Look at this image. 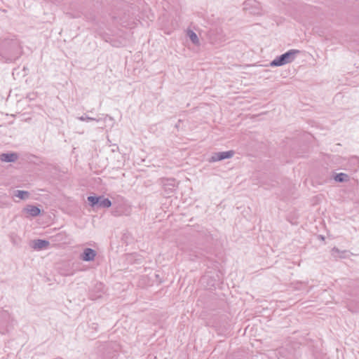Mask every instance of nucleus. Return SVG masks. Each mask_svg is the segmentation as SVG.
Instances as JSON below:
<instances>
[{
  "instance_id": "5",
  "label": "nucleus",
  "mask_w": 359,
  "mask_h": 359,
  "mask_svg": "<svg viewBox=\"0 0 359 359\" xmlns=\"http://www.w3.org/2000/svg\"><path fill=\"white\" fill-rule=\"evenodd\" d=\"M105 292L104 285L102 283H97L90 292V298L92 299H97L102 297Z\"/></svg>"
},
{
  "instance_id": "1",
  "label": "nucleus",
  "mask_w": 359,
  "mask_h": 359,
  "mask_svg": "<svg viewBox=\"0 0 359 359\" xmlns=\"http://www.w3.org/2000/svg\"><path fill=\"white\" fill-rule=\"evenodd\" d=\"M2 46L0 56L5 62H13L20 57L22 48L17 40L6 39L2 43Z\"/></svg>"
},
{
  "instance_id": "9",
  "label": "nucleus",
  "mask_w": 359,
  "mask_h": 359,
  "mask_svg": "<svg viewBox=\"0 0 359 359\" xmlns=\"http://www.w3.org/2000/svg\"><path fill=\"white\" fill-rule=\"evenodd\" d=\"M24 210L29 213L32 217H36L41 213V210L38 207L32 205H27Z\"/></svg>"
},
{
  "instance_id": "11",
  "label": "nucleus",
  "mask_w": 359,
  "mask_h": 359,
  "mask_svg": "<svg viewBox=\"0 0 359 359\" xmlns=\"http://www.w3.org/2000/svg\"><path fill=\"white\" fill-rule=\"evenodd\" d=\"M334 179L336 182H344L349 180V176L344 172H340L338 174H336L334 177Z\"/></svg>"
},
{
  "instance_id": "3",
  "label": "nucleus",
  "mask_w": 359,
  "mask_h": 359,
  "mask_svg": "<svg viewBox=\"0 0 359 359\" xmlns=\"http://www.w3.org/2000/svg\"><path fill=\"white\" fill-rule=\"evenodd\" d=\"M89 205L93 207L97 208H109L111 205V202L109 198H104L103 196H90L88 197Z\"/></svg>"
},
{
  "instance_id": "6",
  "label": "nucleus",
  "mask_w": 359,
  "mask_h": 359,
  "mask_svg": "<svg viewBox=\"0 0 359 359\" xmlns=\"http://www.w3.org/2000/svg\"><path fill=\"white\" fill-rule=\"evenodd\" d=\"M96 251L92 248H85L83 252L81 254L80 258L85 262H90L95 259L96 257Z\"/></svg>"
},
{
  "instance_id": "10",
  "label": "nucleus",
  "mask_w": 359,
  "mask_h": 359,
  "mask_svg": "<svg viewBox=\"0 0 359 359\" xmlns=\"http://www.w3.org/2000/svg\"><path fill=\"white\" fill-rule=\"evenodd\" d=\"M347 252L346 250H340L339 248L334 247L331 250V255L332 256L335 258H345L346 256L344 255Z\"/></svg>"
},
{
  "instance_id": "13",
  "label": "nucleus",
  "mask_w": 359,
  "mask_h": 359,
  "mask_svg": "<svg viewBox=\"0 0 359 359\" xmlns=\"http://www.w3.org/2000/svg\"><path fill=\"white\" fill-rule=\"evenodd\" d=\"M15 196L22 200H26L29 198V193L27 191L17 190L15 191Z\"/></svg>"
},
{
  "instance_id": "2",
  "label": "nucleus",
  "mask_w": 359,
  "mask_h": 359,
  "mask_svg": "<svg viewBox=\"0 0 359 359\" xmlns=\"http://www.w3.org/2000/svg\"><path fill=\"white\" fill-rule=\"evenodd\" d=\"M299 52L298 50H290L272 60L270 62V67H280L290 63L294 60L296 55L299 53Z\"/></svg>"
},
{
  "instance_id": "14",
  "label": "nucleus",
  "mask_w": 359,
  "mask_h": 359,
  "mask_svg": "<svg viewBox=\"0 0 359 359\" xmlns=\"http://www.w3.org/2000/svg\"><path fill=\"white\" fill-rule=\"evenodd\" d=\"M81 121H99L98 119H96L95 118L89 117L88 116H81L78 118Z\"/></svg>"
},
{
  "instance_id": "12",
  "label": "nucleus",
  "mask_w": 359,
  "mask_h": 359,
  "mask_svg": "<svg viewBox=\"0 0 359 359\" xmlns=\"http://www.w3.org/2000/svg\"><path fill=\"white\" fill-rule=\"evenodd\" d=\"M187 36H189V38L190 39V40L191 41V42L194 44H195V45L199 44L198 37L197 34L194 31L189 29L187 31Z\"/></svg>"
},
{
  "instance_id": "15",
  "label": "nucleus",
  "mask_w": 359,
  "mask_h": 359,
  "mask_svg": "<svg viewBox=\"0 0 359 359\" xmlns=\"http://www.w3.org/2000/svg\"><path fill=\"white\" fill-rule=\"evenodd\" d=\"M208 276H203V277L202 278V281H205V280H207V279H208Z\"/></svg>"
},
{
  "instance_id": "4",
  "label": "nucleus",
  "mask_w": 359,
  "mask_h": 359,
  "mask_svg": "<svg viewBox=\"0 0 359 359\" xmlns=\"http://www.w3.org/2000/svg\"><path fill=\"white\" fill-rule=\"evenodd\" d=\"M234 154L232 150L214 153L210 158V162H216L231 158Z\"/></svg>"
},
{
  "instance_id": "8",
  "label": "nucleus",
  "mask_w": 359,
  "mask_h": 359,
  "mask_svg": "<svg viewBox=\"0 0 359 359\" xmlns=\"http://www.w3.org/2000/svg\"><path fill=\"white\" fill-rule=\"evenodd\" d=\"M32 248L37 250H42L49 245V242L46 240L36 239L33 241Z\"/></svg>"
},
{
  "instance_id": "7",
  "label": "nucleus",
  "mask_w": 359,
  "mask_h": 359,
  "mask_svg": "<svg viewBox=\"0 0 359 359\" xmlns=\"http://www.w3.org/2000/svg\"><path fill=\"white\" fill-rule=\"evenodd\" d=\"M18 155L17 153H3L0 155V160L7 163H13L18 160Z\"/></svg>"
}]
</instances>
